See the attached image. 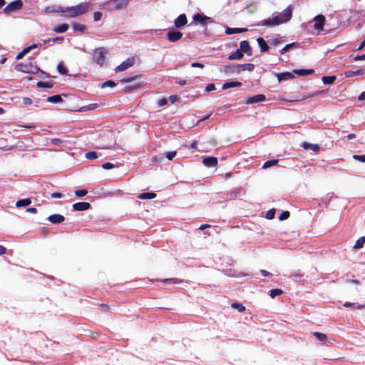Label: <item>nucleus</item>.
I'll use <instances>...</instances> for the list:
<instances>
[{
	"label": "nucleus",
	"instance_id": "34",
	"mask_svg": "<svg viewBox=\"0 0 365 365\" xmlns=\"http://www.w3.org/2000/svg\"><path fill=\"white\" fill-rule=\"evenodd\" d=\"M364 243L365 236L361 237L356 241L354 248L356 250L361 249L363 247Z\"/></svg>",
	"mask_w": 365,
	"mask_h": 365
},
{
	"label": "nucleus",
	"instance_id": "26",
	"mask_svg": "<svg viewBox=\"0 0 365 365\" xmlns=\"http://www.w3.org/2000/svg\"><path fill=\"white\" fill-rule=\"evenodd\" d=\"M31 204V200L29 198L21 199L16 202V207H26Z\"/></svg>",
	"mask_w": 365,
	"mask_h": 365
},
{
	"label": "nucleus",
	"instance_id": "50",
	"mask_svg": "<svg viewBox=\"0 0 365 365\" xmlns=\"http://www.w3.org/2000/svg\"><path fill=\"white\" fill-rule=\"evenodd\" d=\"M88 191L86 190H78L75 191V195L76 197H81L86 195Z\"/></svg>",
	"mask_w": 365,
	"mask_h": 365
},
{
	"label": "nucleus",
	"instance_id": "61",
	"mask_svg": "<svg viewBox=\"0 0 365 365\" xmlns=\"http://www.w3.org/2000/svg\"><path fill=\"white\" fill-rule=\"evenodd\" d=\"M51 143L53 144V145H59L60 144L62 143V140L60 139V138H53L51 140Z\"/></svg>",
	"mask_w": 365,
	"mask_h": 365
},
{
	"label": "nucleus",
	"instance_id": "53",
	"mask_svg": "<svg viewBox=\"0 0 365 365\" xmlns=\"http://www.w3.org/2000/svg\"><path fill=\"white\" fill-rule=\"evenodd\" d=\"M115 86H116V83L114 81H106L105 83H103L102 84V88H105V87H107V86L113 88Z\"/></svg>",
	"mask_w": 365,
	"mask_h": 365
},
{
	"label": "nucleus",
	"instance_id": "28",
	"mask_svg": "<svg viewBox=\"0 0 365 365\" xmlns=\"http://www.w3.org/2000/svg\"><path fill=\"white\" fill-rule=\"evenodd\" d=\"M156 196L154 192H143L140 194L138 197L141 200H151L155 198Z\"/></svg>",
	"mask_w": 365,
	"mask_h": 365
},
{
	"label": "nucleus",
	"instance_id": "16",
	"mask_svg": "<svg viewBox=\"0 0 365 365\" xmlns=\"http://www.w3.org/2000/svg\"><path fill=\"white\" fill-rule=\"evenodd\" d=\"M47 220L53 224H60L65 220V217L60 214H53L48 216Z\"/></svg>",
	"mask_w": 365,
	"mask_h": 365
},
{
	"label": "nucleus",
	"instance_id": "24",
	"mask_svg": "<svg viewBox=\"0 0 365 365\" xmlns=\"http://www.w3.org/2000/svg\"><path fill=\"white\" fill-rule=\"evenodd\" d=\"M36 44H32L30 46L24 48L21 52H19L16 56V59L22 58L26 53H28L32 48H36Z\"/></svg>",
	"mask_w": 365,
	"mask_h": 365
},
{
	"label": "nucleus",
	"instance_id": "54",
	"mask_svg": "<svg viewBox=\"0 0 365 365\" xmlns=\"http://www.w3.org/2000/svg\"><path fill=\"white\" fill-rule=\"evenodd\" d=\"M353 158L362 163H365V155H354Z\"/></svg>",
	"mask_w": 365,
	"mask_h": 365
},
{
	"label": "nucleus",
	"instance_id": "41",
	"mask_svg": "<svg viewBox=\"0 0 365 365\" xmlns=\"http://www.w3.org/2000/svg\"><path fill=\"white\" fill-rule=\"evenodd\" d=\"M58 71L62 74L66 75L68 73L67 68L63 66L62 63H59L57 66Z\"/></svg>",
	"mask_w": 365,
	"mask_h": 365
},
{
	"label": "nucleus",
	"instance_id": "2",
	"mask_svg": "<svg viewBox=\"0 0 365 365\" xmlns=\"http://www.w3.org/2000/svg\"><path fill=\"white\" fill-rule=\"evenodd\" d=\"M16 68L18 71L26 73H36L40 71L38 66L31 61L19 63Z\"/></svg>",
	"mask_w": 365,
	"mask_h": 365
},
{
	"label": "nucleus",
	"instance_id": "20",
	"mask_svg": "<svg viewBox=\"0 0 365 365\" xmlns=\"http://www.w3.org/2000/svg\"><path fill=\"white\" fill-rule=\"evenodd\" d=\"M277 79L279 82L287 81L294 78V75L291 72H284L277 74Z\"/></svg>",
	"mask_w": 365,
	"mask_h": 365
},
{
	"label": "nucleus",
	"instance_id": "52",
	"mask_svg": "<svg viewBox=\"0 0 365 365\" xmlns=\"http://www.w3.org/2000/svg\"><path fill=\"white\" fill-rule=\"evenodd\" d=\"M290 213L289 211H284L282 213L279 215V220H285L289 217Z\"/></svg>",
	"mask_w": 365,
	"mask_h": 365
},
{
	"label": "nucleus",
	"instance_id": "57",
	"mask_svg": "<svg viewBox=\"0 0 365 365\" xmlns=\"http://www.w3.org/2000/svg\"><path fill=\"white\" fill-rule=\"evenodd\" d=\"M167 103H168L167 99L165 98H163L159 100L158 105V106L162 107V106H165Z\"/></svg>",
	"mask_w": 365,
	"mask_h": 365
},
{
	"label": "nucleus",
	"instance_id": "14",
	"mask_svg": "<svg viewBox=\"0 0 365 365\" xmlns=\"http://www.w3.org/2000/svg\"><path fill=\"white\" fill-rule=\"evenodd\" d=\"M72 207L73 209L76 211H85L90 209L91 205L90 203L86 202H79L74 203Z\"/></svg>",
	"mask_w": 365,
	"mask_h": 365
},
{
	"label": "nucleus",
	"instance_id": "42",
	"mask_svg": "<svg viewBox=\"0 0 365 365\" xmlns=\"http://www.w3.org/2000/svg\"><path fill=\"white\" fill-rule=\"evenodd\" d=\"M313 335L319 341H324L327 339V335L323 334V333H321V332H318V331H315L313 333Z\"/></svg>",
	"mask_w": 365,
	"mask_h": 365
},
{
	"label": "nucleus",
	"instance_id": "55",
	"mask_svg": "<svg viewBox=\"0 0 365 365\" xmlns=\"http://www.w3.org/2000/svg\"><path fill=\"white\" fill-rule=\"evenodd\" d=\"M102 14L100 11H96L93 14V19L95 21H98L101 19Z\"/></svg>",
	"mask_w": 365,
	"mask_h": 365
},
{
	"label": "nucleus",
	"instance_id": "31",
	"mask_svg": "<svg viewBox=\"0 0 365 365\" xmlns=\"http://www.w3.org/2000/svg\"><path fill=\"white\" fill-rule=\"evenodd\" d=\"M364 73V70L358 69L356 71H347L345 72L346 77H353L358 75H362Z\"/></svg>",
	"mask_w": 365,
	"mask_h": 365
},
{
	"label": "nucleus",
	"instance_id": "12",
	"mask_svg": "<svg viewBox=\"0 0 365 365\" xmlns=\"http://www.w3.org/2000/svg\"><path fill=\"white\" fill-rule=\"evenodd\" d=\"M202 163L207 168H214L217 165L218 160L216 157L210 156L204 158L202 160Z\"/></svg>",
	"mask_w": 365,
	"mask_h": 365
},
{
	"label": "nucleus",
	"instance_id": "48",
	"mask_svg": "<svg viewBox=\"0 0 365 365\" xmlns=\"http://www.w3.org/2000/svg\"><path fill=\"white\" fill-rule=\"evenodd\" d=\"M296 45V43H292L287 44L281 51L280 53L284 54L286 52H287L292 47Z\"/></svg>",
	"mask_w": 365,
	"mask_h": 365
},
{
	"label": "nucleus",
	"instance_id": "64",
	"mask_svg": "<svg viewBox=\"0 0 365 365\" xmlns=\"http://www.w3.org/2000/svg\"><path fill=\"white\" fill-rule=\"evenodd\" d=\"M51 197L52 198H61V197H62V194L58 192H55L51 194Z\"/></svg>",
	"mask_w": 365,
	"mask_h": 365
},
{
	"label": "nucleus",
	"instance_id": "60",
	"mask_svg": "<svg viewBox=\"0 0 365 365\" xmlns=\"http://www.w3.org/2000/svg\"><path fill=\"white\" fill-rule=\"evenodd\" d=\"M234 66H225V71L226 73H231V72H232V73H235V72L233 71V70H234Z\"/></svg>",
	"mask_w": 365,
	"mask_h": 365
},
{
	"label": "nucleus",
	"instance_id": "63",
	"mask_svg": "<svg viewBox=\"0 0 365 365\" xmlns=\"http://www.w3.org/2000/svg\"><path fill=\"white\" fill-rule=\"evenodd\" d=\"M361 60H365V53L362 55H357L354 58V61H355Z\"/></svg>",
	"mask_w": 365,
	"mask_h": 365
},
{
	"label": "nucleus",
	"instance_id": "47",
	"mask_svg": "<svg viewBox=\"0 0 365 365\" xmlns=\"http://www.w3.org/2000/svg\"><path fill=\"white\" fill-rule=\"evenodd\" d=\"M275 212L276 210L274 208L269 210L266 214V218L268 220L273 219L274 217Z\"/></svg>",
	"mask_w": 365,
	"mask_h": 365
},
{
	"label": "nucleus",
	"instance_id": "40",
	"mask_svg": "<svg viewBox=\"0 0 365 365\" xmlns=\"http://www.w3.org/2000/svg\"><path fill=\"white\" fill-rule=\"evenodd\" d=\"M283 291L281 289H273L270 290L269 296L271 298H274L277 296L281 295Z\"/></svg>",
	"mask_w": 365,
	"mask_h": 365
},
{
	"label": "nucleus",
	"instance_id": "6",
	"mask_svg": "<svg viewBox=\"0 0 365 365\" xmlns=\"http://www.w3.org/2000/svg\"><path fill=\"white\" fill-rule=\"evenodd\" d=\"M134 63H135V58L133 57L128 58L125 61H123L119 66H118L115 68V71L116 73L124 71L127 70L128 68H129L130 67L133 66L134 65Z\"/></svg>",
	"mask_w": 365,
	"mask_h": 365
},
{
	"label": "nucleus",
	"instance_id": "37",
	"mask_svg": "<svg viewBox=\"0 0 365 365\" xmlns=\"http://www.w3.org/2000/svg\"><path fill=\"white\" fill-rule=\"evenodd\" d=\"M36 86L38 88H51L53 86V83L52 82L38 81Z\"/></svg>",
	"mask_w": 365,
	"mask_h": 365
},
{
	"label": "nucleus",
	"instance_id": "15",
	"mask_svg": "<svg viewBox=\"0 0 365 365\" xmlns=\"http://www.w3.org/2000/svg\"><path fill=\"white\" fill-rule=\"evenodd\" d=\"M280 16L282 21H283V23L287 22L290 20L292 18V9L291 6H289L285 9H284L281 13Z\"/></svg>",
	"mask_w": 365,
	"mask_h": 365
},
{
	"label": "nucleus",
	"instance_id": "51",
	"mask_svg": "<svg viewBox=\"0 0 365 365\" xmlns=\"http://www.w3.org/2000/svg\"><path fill=\"white\" fill-rule=\"evenodd\" d=\"M177 152L176 151H170L165 153V157L169 160H172L175 156H176Z\"/></svg>",
	"mask_w": 365,
	"mask_h": 365
},
{
	"label": "nucleus",
	"instance_id": "38",
	"mask_svg": "<svg viewBox=\"0 0 365 365\" xmlns=\"http://www.w3.org/2000/svg\"><path fill=\"white\" fill-rule=\"evenodd\" d=\"M335 76H323L322 77V82L324 84H331L333 83L336 80Z\"/></svg>",
	"mask_w": 365,
	"mask_h": 365
},
{
	"label": "nucleus",
	"instance_id": "32",
	"mask_svg": "<svg viewBox=\"0 0 365 365\" xmlns=\"http://www.w3.org/2000/svg\"><path fill=\"white\" fill-rule=\"evenodd\" d=\"M68 29V25L67 24H63L55 26L53 31L56 33H64Z\"/></svg>",
	"mask_w": 365,
	"mask_h": 365
},
{
	"label": "nucleus",
	"instance_id": "49",
	"mask_svg": "<svg viewBox=\"0 0 365 365\" xmlns=\"http://www.w3.org/2000/svg\"><path fill=\"white\" fill-rule=\"evenodd\" d=\"M162 282L164 283L178 284V283H180L182 281L178 280L176 278H168V279H165L162 280Z\"/></svg>",
	"mask_w": 365,
	"mask_h": 365
},
{
	"label": "nucleus",
	"instance_id": "4",
	"mask_svg": "<svg viewBox=\"0 0 365 365\" xmlns=\"http://www.w3.org/2000/svg\"><path fill=\"white\" fill-rule=\"evenodd\" d=\"M23 8V2L21 0H16L9 3L4 8V13L9 16L11 13L19 11Z\"/></svg>",
	"mask_w": 365,
	"mask_h": 365
},
{
	"label": "nucleus",
	"instance_id": "1",
	"mask_svg": "<svg viewBox=\"0 0 365 365\" xmlns=\"http://www.w3.org/2000/svg\"><path fill=\"white\" fill-rule=\"evenodd\" d=\"M128 3V0H108L104 2L103 6L105 9L112 11L122 9Z\"/></svg>",
	"mask_w": 365,
	"mask_h": 365
},
{
	"label": "nucleus",
	"instance_id": "18",
	"mask_svg": "<svg viewBox=\"0 0 365 365\" xmlns=\"http://www.w3.org/2000/svg\"><path fill=\"white\" fill-rule=\"evenodd\" d=\"M63 6L58 5H52L45 7L44 12L46 14H52V13H61L63 14Z\"/></svg>",
	"mask_w": 365,
	"mask_h": 365
},
{
	"label": "nucleus",
	"instance_id": "10",
	"mask_svg": "<svg viewBox=\"0 0 365 365\" xmlns=\"http://www.w3.org/2000/svg\"><path fill=\"white\" fill-rule=\"evenodd\" d=\"M266 96L264 94H257L251 97H249L245 101L247 104H253L259 102L264 101Z\"/></svg>",
	"mask_w": 365,
	"mask_h": 365
},
{
	"label": "nucleus",
	"instance_id": "30",
	"mask_svg": "<svg viewBox=\"0 0 365 365\" xmlns=\"http://www.w3.org/2000/svg\"><path fill=\"white\" fill-rule=\"evenodd\" d=\"M294 73L297 74L298 76H307L310 75L314 73V71L313 69H298L294 70Z\"/></svg>",
	"mask_w": 365,
	"mask_h": 365
},
{
	"label": "nucleus",
	"instance_id": "36",
	"mask_svg": "<svg viewBox=\"0 0 365 365\" xmlns=\"http://www.w3.org/2000/svg\"><path fill=\"white\" fill-rule=\"evenodd\" d=\"M47 101L52 103H58L62 101V98L60 95H55L48 97Z\"/></svg>",
	"mask_w": 365,
	"mask_h": 365
},
{
	"label": "nucleus",
	"instance_id": "17",
	"mask_svg": "<svg viewBox=\"0 0 365 365\" xmlns=\"http://www.w3.org/2000/svg\"><path fill=\"white\" fill-rule=\"evenodd\" d=\"M240 51L247 53V56L252 55V51L247 41H242L240 44Z\"/></svg>",
	"mask_w": 365,
	"mask_h": 365
},
{
	"label": "nucleus",
	"instance_id": "23",
	"mask_svg": "<svg viewBox=\"0 0 365 365\" xmlns=\"http://www.w3.org/2000/svg\"><path fill=\"white\" fill-rule=\"evenodd\" d=\"M304 149L308 150L310 149L313 150L314 153H318L319 151V146L317 144H312L307 142H304L302 145Z\"/></svg>",
	"mask_w": 365,
	"mask_h": 365
},
{
	"label": "nucleus",
	"instance_id": "45",
	"mask_svg": "<svg viewBox=\"0 0 365 365\" xmlns=\"http://www.w3.org/2000/svg\"><path fill=\"white\" fill-rule=\"evenodd\" d=\"M324 92V91H316L314 93H312L308 96H304L303 97H302V98L300 99H297L296 101H299V100H305L307 98H312L314 96H318L319 94H321ZM295 100H292L291 101H294Z\"/></svg>",
	"mask_w": 365,
	"mask_h": 365
},
{
	"label": "nucleus",
	"instance_id": "35",
	"mask_svg": "<svg viewBox=\"0 0 365 365\" xmlns=\"http://www.w3.org/2000/svg\"><path fill=\"white\" fill-rule=\"evenodd\" d=\"M72 27L74 31H78L81 33H83L86 31V26L77 22L73 23Z\"/></svg>",
	"mask_w": 365,
	"mask_h": 365
},
{
	"label": "nucleus",
	"instance_id": "56",
	"mask_svg": "<svg viewBox=\"0 0 365 365\" xmlns=\"http://www.w3.org/2000/svg\"><path fill=\"white\" fill-rule=\"evenodd\" d=\"M98 307L102 311L104 312H109L110 310V307L106 304H100Z\"/></svg>",
	"mask_w": 365,
	"mask_h": 365
},
{
	"label": "nucleus",
	"instance_id": "43",
	"mask_svg": "<svg viewBox=\"0 0 365 365\" xmlns=\"http://www.w3.org/2000/svg\"><path fill=\"white\" fill-rule=\"evenodd\" d=\"M231 307L234 309H236L240 312H243L245 311V307L243 306L242 304L238 303H232Z\"/></svg>",
	"mask_w": 365,
	"mask_h": 365
},
{
	"label": "nucleus",
	"instance_id": "13",
	"mask_svg": "<svg viewBox=\"0 0 365 365\" xmlns=\"http://www.w3.org/2000/svg\"><path fill=\"white\" fill-rule=\"evenodd\" d=\"M187 23V16L185 14H182L175 20V26L178 29H180L185 26Z\"/></svg>",
	"mask_w": 365,
	"mask_h": 365
},
{
	"label": "nucleus",
	"instance_id": "58",
	"mask_svg": "<svg viewBox=\"0 0 365 365\" xmlns=\"http://www.w3.org/2000/svg\"><path fill=\"white\" fill-rule=\"evenodd\" d=\"M215 86L214 84L212 83H210V84H208L206 88H205V91L207 92H210V91H215Z\"/></svg>",
	"mask_w": 365,
	"mask_h": 365
},
{
	"label": "nucleus",
	"instance_id": "7",
	"mask_svg": "<svg viewBox=\"0 0 365 365\" xmlns=\"http://www.w3.org/2000/svg\"><path fill=\"white\" fill-rule=\"evenodd\" d=\"M254 69L255 65L253 63L237 64L235 65L233 71L239 73L244 71H252Z\"/></svg>",
	"mask_w": 365,
	"mask_h": 365
},
{
	"label": "nucleus",
	"instance_id": "46",
	"mask_svg": "<svg viewBox=\"0 0 365 365\" xmlns=\"http://www.w3.org/2000/svg\"><path fill=\"white\" fill-rule=\"evenodd\" d=\"M98 154L95 151H89L87 153H86V158L88 160H94L98 158Z\"/></svg>",
	"mask_w": 365,
	"mask_h": 365
},
{
	"label": "nucleus",
	"instance_id": "9",
	"mask_svg": "<svg viewBox=\"0 0 365 365\" xmlns=\"http://www.w3.org/2000/svg\"><path fill=\"white\" fill-rule=\"evenodd\" d=\"M314 28L317 30H322L326 21L325 17L319 14L314 17Z\"/></svg>",
	"mask_w": 365,
	"mask_h": 365
},
{
	"label": "nucleus",
	"instance_id": "21",
	"mask_svg": "<svg viewBox=\"0 0 365 365\" xmlns=\"http://www.w3.org/2000/svg\"><path fill=\"white\" fill-rule=\"evenodd\" d=\"M61 16L64 18H74L76 17V15L74 13V11L72 6L70 7H63V14Z\"/></svg>",
	"mask_w": 365,
	"mask_h": 365
},
{
	"label": "nucleus",
	"instance_id": "39",
	"mask_svg": "<svg viewBox=\"0 0 365 365\" xmlns=\"http://www.w3.org/2000/svg\"><path fill=\"white\" fill-rule=\"evenodd\" d=\"M137 78L136 75L130 74L128 76L123 78L120 81L123 83H130L135 81Z\"/></svg>",
	"mask_w": 365,
	"mask_h": 365
},
{
	"label": "nucleus",
	"instance_id": "59",
	"mask_svg": "<svg viewBox=\"0 0 365 365\" xmlns=\"http://www.w3.org/2000/svg\"><path fill=\"white\" fill-rule=\"evenodd\" d=\"M191 66L193 67V68H202L205 67L204 64H202V63H199V62H193L191 63Z\"/></svg>",
	"mask_w": 365,
	"mask_h": 365
},
{
	"label": "nucleus",
	"instance_id": "5",
	"mask_svg": "<svg viewBox=\"0 0 365 365\" xmlns=\"http://www.w3.org/2000/svg\"><path fill=\"white\" fill-rule=\"evenodd\" d=\"M76 16L86 14L89 9V4L88 2H83L78 5L72 6Z\"/></svg>",
	"mask_w": 365,
	"mask_h": 365
},
{
	"label": "nucleus",
	"instance_id": "33",
	"mask_svg": "<svg viewBox=\"0 0 365 365\" xmlns=\"http://www.w3.org/2000/svg\"><path fill=\"white\" fill-rule=\"evenodd\" d=\"M278 163H279L278 159H273V160H267L263 164L262 168L267 169L270 167L275 166L278 164Z\"/></svg>",
	"mask_w": 365,
	"mask_h": 365
},
{
	"label": "nucleus",
	"instance_id": "8",
	"mask_svg": "<svg viewBox=\"0 0 365 365\" xmlns=\"http://www.w3.org/2000/svg\"><path fill=\"white\" fill-rule=\"evenodd\" d=\"M281 24H283V21H282L280 16H276L272 19L264 20L262 22V25L264 26L279 25Z\"/></svg>",
	"mask_w": 365,
	"mask_h": 365
},
{
	"label": "nucleus",
	"instance_id": "11",
	"mask_svg": "<svg viewBox=\"0 0 365 365\" xmlns=\"http://www.w3.org/2000/svg\"><path fill=\"white\" fill-rule=\"evenodd\" d=\"M182 37V33L178 31H170L167 34L168 40L170 42H176Z\"/></svg>",
	"mask_w": 365,
	"mask_h": 365
},
{
	"label": "nucleus",
	"instance_id": "19",
	"mask_svg": "<svg viewBox=\"0 0 365 365\" xmlns=\"http://www.w3.org/2000/svg\"><path fill=\"white\" fill-rule=\"evenodd\" d=\"M210 19V17L203 16L200 14H196L193 16V21L195 22L200 23L202 26H205L207 24V21H209Z\"/></svg>",
	"mask_w": 365,
	"mask_h": 365
},
{
	"label": "nucleus",
	"instance_id": "3",
	"mask_svg": "<svg viewBox=\"0 0 365 365\" xmlns=\"http://www.w3.org/2000/svg\"><path fill=\"white\" fill-rule=\"evenodd\" d=\"M106 50L103 47L96 48L93 54V60L99 66H102L106 60Z\"/></svg>",
	"mask_w": 365,
	"mask_h": 365
},
{
	"label": "nucleus",
	"instance_id": "44",
	"mask_svg": "<svg viewBox=\"0 0 365 365\" xmlns=\"http://www.w3.org/2000/svg\"><path fill=\"white\" fill-rule=\"evenodd\" d=\"M63 40V37H55L53 38H48L47 40H44L43 43H46L51 41L53 43H62Z\"/></svg>",
	"mask_w": 365,
	"mask_h": 365
},
{
	"label": "nucleus",
	"instance_id": "62",
	"mask_svg": "<svg viewBox=\"0 0 365 365\" xmlns=\"http://www.w3.org/2000/svg\"><path fill=\"white\" fill-rule=\"evenodd\" d=\"M102 168L104 169H111L113 168V165L111 163H106L102 165Z\"/></svg>",
	"mask_w": 365,
	"mask_h": 365
},
{
	"label": "nucleus",
	"instance_id": "22",
	"mask_svg": "<svg viewBox=\"0 0 365 365\" xmlns=\"http://www.w3.org/2000/svg\"><path fill=\"white\" fill-rule=\"evenodd\" d=\"M257 41L262 52H267L269 51V46H268V44L263 38H257Z\"/></svg>",
	"mask_w": 365,
	"mask_h": 365
},
{
	"label": "nucleus",
	"instance_id": "29",
	"mask_svg": "<svg viewBox=\"0 0 365 365\" xmlns=\"http://www.w3.org/2000/svg\"><path fill=\"white\" fill-rule=\"evenodd\" d=\"M244 56L243 53L240 50L237 49L236 51L231 53L228 59L230 60H235V59H241Z\"/></svg>",
	"mask_w": 365,
	"mask_h": 365
},
{
	"label": "nucleus",
	"instance_id": "27",
	"mask_svg": "<svg viewBox=\"0 0 365 365\" xmlns=\"http://www.w3.org/2000/svg\"><path fill=\"white\" fill-rule=\"evenodd\" d=\"M247 31V29L245 28H227L226 29L227 34H234L238 33H242Z\"/></svg>",
	"mask_w": 365,
	"mask_h": 365
},
{
	"label": "nucleus",
	"instance_id": "25",
	"mask_svg": "<svg viewBox=\"0 0 365 365\" xmlns=\"http://www.w3.org/2000/svg\"><path fill=\"white\" fill-rule=\"evenodd\" d=\"M242 86V83L239 81H230L226 82L222 85V88L223 90H226L230 88L240 87Z\"/></svg>",
	"mask_w": 365,
	"mask_h": 365
}]
</instances>
